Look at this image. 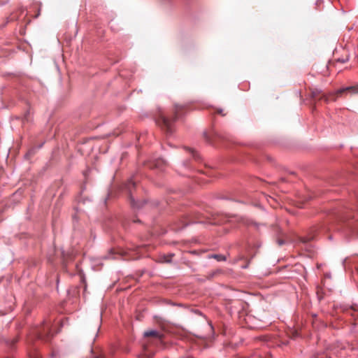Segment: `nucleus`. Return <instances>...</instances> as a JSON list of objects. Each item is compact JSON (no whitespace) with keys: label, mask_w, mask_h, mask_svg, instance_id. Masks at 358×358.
<instances>
[{"label":"nucleus","mask_w":358,"mask_h":358,"mask_svg":"<svg viewBox=\"0 0 358 358\" xmlns=\"http://www.w3.org/2000/svg\"><path fill=\"white\" fill-rule=\"evenodd\" d=\"M345 92H349L351 94H357V93H358V85L348 87L345 88H342V89L338 90L336 92V96L333 94H331V96H332V100L336 101V96L341 95L343 93H344Z\"/></svg>","instance_id":"nucleus-6"},{"label":"nucleus","mask_w":358,"mask_h":358,"mask_svg":"<svg viewBox=\"0 0 358 358\" xmlns=\"http://www.w3.org/2000/svg\"><path fill=\"white\" fill-rule=\"evenodd\" d=\"M314 239L313 235H308V236L301 238V242L303 243H306Z\"/></svg>","instance_id":"nucleus-9"},{"label":"nucleus","mask_w":358,"mask_h":358,"mask_svg":"<svg viewBox=\"0 0 358 358\" xmlns=\"http://www.w3.org/2000/svg\"><path fill=\"white\" fill-rule=\"evenodd\" d=\"M278 245H282L284 243L283 241H282V240H281V239H279V240L278 241Z\"/></svg>","instance_id":"nucleus-15"},{"label":"nucleus","mask_w":358,"mask_h":358,"mask_svg":"<svg viewBox=\"0 0 358 358\" xmlns=\"http://www.w3.org/2000/svg\"><path fill=\"white\" fill-rule=\"evenodd\" d=\"M166 164V162L163 159H157L152 164H149V167L151 169L154 168H161L163 165Z\"/></svg>","instance_id":"nucleus-7"},{"label":"nucleus","mask_w":358,"mask_h":358,"mask_svg":"<svg viewBox=\"0 0 358 358\" xmlns=\"http://www.w3.org/2000/svg\"><path fill=\"white\" fill-rule=\"evenodd\" d=\"M192 156L194 159H198V157H197V155L195 153L194 151H192Z\"/></svg>","instance_id":"nucleus-14"},{"label":"nucleus","mask_w":358,"mask_h":358,"mask_svg":"<svg viewBox=\"0 0 358 358\" xmlns=\"http://www.w3.org/2000/svg\"><path fill=\"white\" fill-rule=\"evenodd\" d=\"M173 256V254H171V255H169L168 256H164V262H167V263L171 262Z\"/></svg>","instance_id":"nucleus-12"},{"label":"nucleus","mask_w":358,"mask_h":358,"mask_svg":"<svg viewBox=\"0 0 358 358\" xmlns=\"http://www.w3.org/2000/svg\"><path fill=\"white\" fill-rule=\"evenodd\" d=\"M310 96L313 100H321L324 99L325 102H328L329 100V96H326L325 94H322L321 91H320L317 89H310Z\"/></svg>","instance_id":"nucleus-5"},{"label":"nucleus","mask_w":358,"mask_h":358,"mask_svg":"<svg viewBox=\"0 0 358 358\" xmlns=\"http://www.w3.org/2000/svg\"><path fill=\"white\" fill-rule=\"evenodd\" d=\"M117 256H122L124 259L126 260L130 259H138L137 254H133L130 252H122L120 253H115L113 250H110L108 255L107 256L108 259H117Z\"/></svg>","instance_id":"nucleus-3"},{"label":"nucleus","mask_w":358,"mask_h":358,"mask_svg":"<svg viewBox=\"0 0 358 358\" xmlns=\"http://www.w3.org/2000/svg\"><path fill=\"white\" fill-rule=\"evenodd\" d=\"M213 257L219 262L226 260V257L222 255H214Z\"/></svg>","instance_id":"nucleus-10"},{"label":"nucleus","mask_w":358,"mask_h":358,"mask_svg":"<svg viewBox=\"0 0 358 358\" xmlns=\"http://www.w3.org/2000/svg\"><path fill=\"white\" fill-rule=\"evenodd\" d=\"M37 334L39 338L45 341H49L50 337L53 335L50 325L48 322L43 323V327L38 331Z\"/></svg>","instance_id":"nucleus-2"},{"label":"nucleus","mask_w":358,"mask_h":358,"mask_svg":"<svg viewBox=\"0 0 358 358\" xmlns=\"http://www.w3.org/2000/svg\"><path fill=\"white\" fill-rule=\"evenodd\" d=\"M135 187V183L134 182H133L132 180H130L128 184L127 185V188L129 192V194H130V200H131V202L133 205H136L135 204V201H134V198L132 195V190L131 189Z\"/></svg>","instance_id":"nucleus-8"},{"label":"nucleus","mask_w":358,"mask_h":358,"mask_svg":"<svg viewBox=\"0 0 358 358\" xmlns=\"http://www.w3.org/2000/svg\"><path fill=\"white\" fill-rule=\"evenodd\" d=\"M97 358H102V357H97Z\"/></svg>","instance_id":"nucleus-18"},{"label":"nucleus","mask_w":358,"mask_h":358,"mask_svg":"<svg viewBox=\"0 0 358 358\" xmlns=\"http://www.w3.org/2000/svg\"><path fill=\"white\" fill-rule=\"evenodd\" d=\"M297 336H298L297 332H294V333L293 334V337H294V338L296 337Z\"/></svg>","instance_id":"nucleus-17"},{"label":"nucleus","mask_w":358,"mask_h":358,"mask_svg":"<svg viewBox=\"0 0 358 358\" xmlns=\"http://www.w3.org/2000/svg\"><path fill=\"white\" fill-rule=\"evenodd\" d=\"M218 273V271L213 272V273H211V275H210V277H213V276H214L216 273Z\"/></svg>","instance_id":"nucleus-16"},{"label":"nucleus","mask_w":358,"mask_h":358,"mask_svg":"<svg viewBox=\"0 0 358 358\" xmlns=\"http://www.w3.org/2000/svg\"><path fill=\"white\" fill-rule=\"evenodd\" d=\"M145 337H152L153 339L156 341H148V343H154L155 344H158V343H162L163 341L164 335L157 331H147L144 333Z\"/></svg>","instance_id":"nucleus-4"},{"label":"nucleus","mask_w":358,"mask_h":358,"mask_svg":"<svg viewBox=\"0 0 358 358\" xmlns=\"http://www.w3.org/2000/svg\"><path fill=\"white\" fill-rule=\"evenodd\" d=\"M186 110V106L176 103L173 107V117L169 118L166 115L161 114L157 120V123L164 131L167 134H171L173 131L172 123L180 117Z\"/></svg>","instance_id":"nucleus-1"},{"label":"nucleus","mask_w":358,"mask_h":358,"mask_svg":"<svg viewBox=\"0 0 358 358\" xmlns=\"http://www.w3.org/2000/svg\"><path fill=\"white\" fill-rule=\"evenodd\" d=\"M216 113H217V114L221 115L222 116H225V115H226L225 113H224L223 110H222V109H221V108H220V109H217Z\"/></svg>","instance_id":"nucleus-13"},{"label":"nucleus","mask_w":358,"mask_h":358,"mask_svg":"<svg viewBox=\"0 0 358 358\" xmlns=\"http://www.w3.org/2000/svg\"><path fill=\"white\" fill-rule=\"evenodd\" d=\"M349 310H352L354 312L357 311L358 310V306L357 305H353V306H350V308H344L343 310V312H348Z\"/></svg>","instance_id":"nucleus-11"}]
</instances>
